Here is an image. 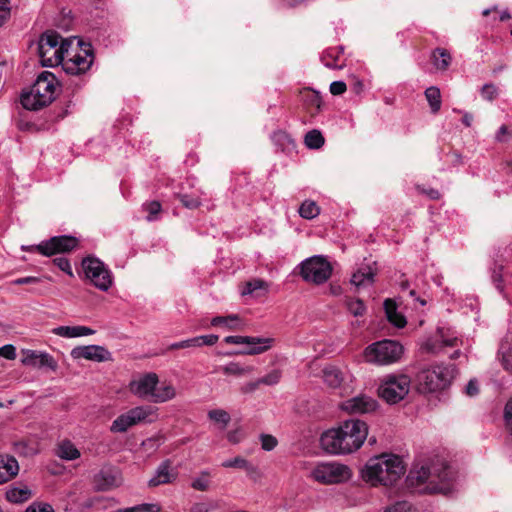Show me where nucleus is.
<instances>
[{"mask_svg": "<svg viewBox=\"0 0 512 512\" xmlns=\"http://www.w3.org/2000/svg\"><path fill=\"white\" fill-rule=\"evenodd\" d=\"M368 435L367 424L360 419L344 421L338 428L321 435L322 448L331 454H350L358 450Z\"/></svg>", "mask_w": 512, "mask_h": 512, "instance_id": "1", "label": "nucleus"}, {"mask_svg": "<svg viewBox=\"0 0 512 512\" xmlns=\"http://www.w3.org/2000/svg\"><path fill=\"white\" fill-rule=\"evenodd\" d=\"M452 479V471L447 462L435 457L427 463H416L409 471L407 482L412 487L426 484L425 492L437 493L444 490V484Z\"/></svg>", "mask_w": 512, "mask_h": 512, "instance_id": "2", "label": "nucleus"}, {"mask_svg": "<svg viewBox=\"0 0 512 512\" xmlns=\"http://www.w3.org/2000/svg\"><path fill=\"white\" fill-rule=\"evenodd\" d=\"M405 473L401 457L395 454H381L372 457L361 471L364 481L372 486H390L396 483Z\"/></svg>", "mask_w": 512, "mask_h": 512, "instance_id": "3", "label": "nucleus"}, {"mask_svg": "<svg viewBox=\"0 0 512 512\" xmlns=\"http://www.w3.org/2000/svg\"><path fill=\"white\" fill-rule=\"evenodd\" d=\"M69 46L70 43L63 40L57 32H44L38 41V55L42 66L54 67L61 64Z\"/></svg>", "mask_w": 512, "mask_h": 512, "instance_id": "4", "label": "nucleus"}, {"mask_svg": "<svg viewBox=\"0 0 512 512\" xmlns=\"http://www.w3.org/2000/svg\"><path fill=\"white\" fill-rule=\"evenodd\" d=\"M403 352L404 348L399 342L385 339L369 345L364 351V357L372 364L389 365L398 362Z\"/></svg>", "mask_w": 512, "mask_h": 512, "instance_id": "5", "label": "nucleus"}, {"mask_svg": "<svg viewBox=\"0 0 512 512\" xmlns=\"http://www.w3.org/2000/svg\"><path fill=\"white\" fill-rule=\"evenodd\" d=\"M455 374L456 367L453 364L435 365L422 370L418 375V380L423 391L435 392L448 387Z\"/></svg>", "mask_w": 512, "mask_h": 512, "instance_id": "6", "label": "nucleus"}, {"mask_svg": "<svg viewBox=\"0 0 512 512\" xmlns=\"http://www.w3.org/2000/svg\"><path fill=\"white\" fill-rule=\"evenodd\" d=\"M310 478L323 485L342 484L352 478V470L339 462H319L310 471Z\"/></svg>", "mask_w": 512, "mask_h": 512, "instance_id": "7", "label": "nucleus"}, {"mask_svg": "<svg viewBox=\"0 0 512 512\" xmlns=\"http://www.w3.org/2000/svg\"><path fill=\"white\" fill-rule=\"evenodd\" d=\"M157 408L151 405L136 406L119 415L111 424L110 431L124 433L140 423H152L157 419Z\"/></svg>", "mask_w": 512, "mask_h": 512, "instance_id": "8", "label": "nucleus"}, {"mask_svg": "<svg viewBox=\"0 0 512 512\" xmlns=\"http://www.w3.org/2000/svg\"><path fill=\"white\" fill-rule=\"evenodd\" d=\"M411 379L406 374H389L380 382L379 396L389 404L402 401L409 393Z\"/></svg>", "mask_w": 512, "mask_h": 512, "instance_id": "9", "label": "nucleus"}, {"mask_svg": "<svg viewBox=\"0 0 512 512\" xmlns=\"http://www.w3.org/2000/svg\"><path fill=\"white\" fill-rule=\"evenodd\" d=\"M85 279L101 291H108L113 285L111 270L100 259L87 256L81 262Z\"/></svg>", "mask_w": 512, "mask_h": 512, "instance_id": "10", "label": "nucleus"}, {"mask_svg": "<svg viewBox=\"0 0 512 512\" xmlns=\"http://www.w3.org/2000/svg\"><path fill=\"white\" fill-rule=\"evenodd\" d=\"M79 245V240L71 235H60L51 237L44 240L37 245L22 246L24 251H36L39 254L51 257L60 253H68L76 249Z\"/></svg>", "mask_w": 512, "mask_h": 512, "instance_id": "11", "label": "nucleus"}, {"mask_svg": "<svg viewBox=\"0 0 512 512\" xmlns=\"http://www.w3.org/2000/svg\"><path fill=\"white\" fill-rule=\"evenodd\" d=\"M331 274V264L320 255L312 256L300 265V275L307 282L322 284L330 278Z\"/></svg>", "mask_w": 512, "mask_h": 512, "instance_id": "12", "label": "nucleus"}, {"mask_svg": "<svg viewBox=\"0 0 512 512\" xmlns=\"http://www.w3.org/2000/svg\"><path fill=\"white\" fill-rule=\"evenodd\" d=\"M80 46L84 55L75 54L67 60L63 59L61 62L66 74L78 76L85 74L91 68L94 60L91 44L80 42Z\"/></svg>", "mask_w": 512, "mask_h": 512, "instance_id": "13", "label": "nucleus"}, {"mask_svg": "<svg viewBox=\"0 0 512 512\" xmlns=\"http://www.w3.org/2000/svg\"><path fill=\"white\" fill-rule=\"evenodd\" d=\"M158 383V375L154 372H148L132 380L129 383V390L133 395L139 398L152 401Z\"/></svg>", "mask_w": 512, "mask_h": 512, "instance_id": "14", "label": "nucleus"}, {"mask_svg": "<svg viewBox=\"0 0 512 512\" xmlns=\"http://www.w3.org/2000/svg\"><path fill=\"white\" fill-rule=\"evenodd\" d=\"M339 407L348 414H369L377 410L378 402L369 395L359 394L342 401Z\"/></svg>", "mask_w": 512, "mask_h": 512, "instance_id": "15", "label": "nucleus"}, {"mask_svg": "<svg viewBox=\"0 0 512 512\" xmlns=\"http://www.w3.org/2000/svg\"><path fill=\"white\" fill-rule=\"evenodd\" d=\"M73 359H86L96 362H105L111 360V353L99 345L77 346L71 350Z\"/></svg>", "mask_w": 512, "mask_h": 512, "instance_id": "16", "label": "nucleus"}, {"mask_svg": "<svg viewBox=\"0 0 512 512\" xmlns=\"http://www.w3.org/2000/svg\"><path fill=\"white\" fill-rule=\"evenodd\" d=\"M32 87L49 98L50 103H52L55 99L58 80L52 72L43 71L37 76Z\"/></svg>", "mask_w": 512, "mask_h": 512, "instance_id": "17", "label": "nucleus"}, {"mask_svg": "<svg viewBox=\"0 0 512 512\" xmlns=\"http://www.w3.org/2000/svg\"><path fill=\"white\" fill-rule=\"evenodd\" d=\"M24 357L22 359V363L31 367H48L51 370L55 371L57 369V362L54 358L45 352H37L34 350H25L23 351Z\"/></svg>", "mask_w": 512, "mask_h": 512, "instance_id": "18", "label": "nucleus"}, {"mask_svg": "<svg viewBox=\"0 0 512 512\" xmlns=\"http://www.w3.org/2000/svg\"><path fill=\"white\" fill-rule=\"evenodd\" d=\"M20 103L26 110L37 111L50 105L49 98L31 86L30 90L24 91L20 96Z\"/></svg>", "mask_w": 512, "mask_h": 512, "instance_id": "19", "label": "nucleus"}, {"mask_svg": "<svg viewBox=\"0 0 512 512\" xmlns=\"http://www.w3.org/2000/svg\"><path fill=\"white\" fill-rule=\"evenodd\" d=\"M178 472L171 468V461L164 460L157 467L155 475L149 480L150 487H156L162 484H169L176 480Z\"/></svg>", "mask_w": 512, "mask_h": 512, "instance_id": "20", "label": "nucleus"}, {"mask_svg": "<svg viewBox=\"0 0 512 512\" xmlns=\"http://www.w3.org/2000/svg\"><path fill=\"white\" fill-rule=\"evenodd\" d=\"M439 338L429 339L424 345L423 349L431 354L441 353L445 347H458L461 344V340L458 337H446L441 330H438Z\"/></svg>", "mask_w": 512, "mask_h": 512, "instance_id": "21", "label": "nucleus"}, {"mask_svg": "<svg viewBox=\"0 0 512 512\" xmlns=\"http://www.w3.org/2000/svg\"><path fill=\"white\" fill-rule=\"evenodd\" d=\"M18 471L19 465L14 457L0 456V484L10 481Z\"/></svg>", "mask_w": 512, "mask_h": 512, "instance_id": "22", "label": "nucleus"}, {"mask_svg": "<svg viewBox=\"0 0 512 512\" xmlns=\"http://www.w3.org/2000/svg\"><path fill=\"white\" fill-rule=\"evenodd\" d=\"M53 333L65 338H76L93 335L95 331L86 326H59L53 329Z\"/></svg>", "mask_w": 512, "mask_h": 512, "instance_id": "23", "label": "nucleus"}, {"mask_svg": "<svg viewBox=\"0 0 512 512\" xmlns=\"http://www.w3.org/2000/svg\"><path fill=\"white\" fill-rule=\"evenodd\" d=\"M384 310L388 321L397 328H403L407 321L405 317L397 311V305L392 299L384 301Z\"/></svg>", "mask_w": 512, "mask_h": 512, "instance_id": "24", "label": "nucleus"}, {"mask_svg": "<svg viewBox=\"0 0 512 512\" xmlns=\"http://www.w3.org/2000/svg\"><path fill=\"white\" fill-rule=\"evenodd\" d=\"M375 270L366 265L360 267L351 277V283L357 287L370 285L374 282Z\"/></svg>", "mask_w": 512, "mask_h": 512, "instance_id": "25", "label": "nucleus"}, {"mask_svg": "<svg viewBox=\"0 0 512 512\" xmlns=\"http://www.w3.org/2000/svg\"><path fill=\"white\" fill-rule=\"evenodd\" d=\"M252 339L253 341L247 343L249 347L240 351V354L257 355L264 353L272 347V343L274 342L272 338L252 337Z\"/></svg>", "mask_w": 512, "mask_h": 512, "instance_id": "26", "label": "nucleus"}, {"mask_svg": "<svg viewBox=\"0 0 512 512\" xmlns=\"http://www.w3.org/2000/svg\"><path fill=\"white\" fill-rule=\"evenodd\" d=\"M300 98L307 109H315L316 112L321 110L322 97L318 91L311 88H303L300 91Z\"/></svg>", "mask_w": 512, "mask_h": 512, "instance_id": "27", "label": "nucleus"}, {"mask_svg": "<svg viewBox=\"0 0 512 512\" xmlns=\"http://www.w3.org/2000/svg\"><path fill=\"white\" fill-rule=\"evenodd\" d=\"M434 67L439 71H446L451 64V54L444 48H436L431 54Z\"/></svg>", "mask_w": 512, "mask_h": 512, "instance_id": "28", "label": "nucleus"}, {"mask_svg": "<svg viewBox=\"0 0 512 512\" xmlns=\"http://www.w3.org/2000/svg\"><path fill=\"white\" fill-rule=\"evenodd\" d=\"M432 114H437L441 109V92L437 86H430L424 92Z\"/></svg>", "mask_w": 512, "mask_h": 512, "instance_id": "29", "label": "nucleus"}, {"mask_svg": "<svg viewBox=\"0 0 512 512\" xmlns=\"http://www.w3.org/2000/svg\"><path fill=\"white\" fill-rule=\"evenodd\" d=\"M176 397V390L170 383H163V385L155 390L152 401L153 403H164Z\"/></svg>", "mask_w": 512, "mask_h": 512, "instance_id": "30", "label": "nucleus"}, {"mask_svg": "<svg viewBox=\"0 0 512 512\" xmlns=\"http://www.w3.org/2000/svg\"><path fill=\"white\" fill-rule=\"evenodd\" d=\"M57 455L61 459L71 461L80 457V451L71 441L65 440L58 445Z\"/></svg>", "mask_w": 512, "mask_h": 512, "instance_id": "31", "label": "nucleus"}, {"mask_svg": "<svg viewBox=\"0 0 512 512\" xmlns=\"http://www.w3.org/2000/svg\"><path fill=\"white\" fill-rule=\"evenodd\" d=\"M31 496V490L27 487H13L6 492V498L11 503H23Z\"/></svg>", "mask_w": 512, "mask_h": 512, "instance_id": "32", "label": "nucleus"}, {"mask_svg": "<svg viewBox=\"0 0 512 512\" xmlns=\"http://www.w3.org/2000/svg\"><path fill=\"white\" fill-rule=\"evenodd\" d=\"M323 379L328 386L337 388L343 381V375L337 367L331 366L323 370Z\"/></svg>", "mask_w": 512, "mask_h": 512, "instance_id": "33", "label": "nucleus"}, {"mask_svg": "<svg viewBox=\"0 0 512 512\" xmlns=\"http://www.w3.org/2000/svg\"><path fill=\"white\" fill-rule=\"evenodd\" d=\"M299 214L302 218L311 220L320 214V207L314 201L305 200L299 208Z\"/></svg>", "mask_w": 512, "mask_h": 512, "instance_id": "34", "label": "nucleus"}, {"mask_svg": "<svg viewBox=\"0 0 512 512\" xmlns=\"http://www.w3.org/2000/svg\"><path fill=\"white\" fill-rule=\"evenodd\" d=\"M498 356L503 368L512 374V345L501 343Z\"/></svg>", "mask_w": 512, "mask_h": 512, "instance_id": "35", "label": "nucleus"}, {"mask_svg": "<svg viewBox=\"0 0 512 512\" xmlns=\"http://www.w3.org/2000/svg\"><path fill=\"white\" fill-rule=\"evenodd\" d=\"M345 306L354 317L363 316L367 310L364 302L361 299H354L351 297H346Z\"/></svg>", "mask_w": 512, "mask_h": 512, "instance_id": "36", "label": "nucleus"}, {"mask_svg": "<svg viewBox=\"0 0 512 512\" xmlns=\"http://www.w3.org/2000/svg\"><path fill=\"white\" fill-rule=\"evenodd\" d=\"M239 322V316L236 314L228 315V316H216L212 318L211 325L212 326H224L228 329H237Z\"/></svg>", "mask_w": 512, "mask_h": 512, "instance_id": "37", "label": "nucleus"}, {"mask_svg": "<svg viewBox=\"0 0 512 512\" xmlns=\"http://www.w3.org/2000/svg\"><path fill=\"white\" fill-rule=\"evenodd\" d=\"M304 142L310 149H319L324 145V137L320 131L314 129L305 135Z\"/></svg>", "mask_w": 512, "mask_h": 512, "instance_id": "38", "label": "nucleus"}, {"mask_svg": "<svg viewBox=\"0 0 512 512\" xmlns=\"http://www.w3.org/2000/svg\"><path fill=\"white\" fill-rule=\"evenodd\" d=\"M253 371L252 366H242L236 362H230L223 367V373L226 375L244 376Z\"/></svg>", "mask_w": 512, "mask_h": 512, "instance_id": "39", "label": "nucleus"}, {"mask_svg": "<svg viewBox=\"0 0 512 512\" xmlns=\"http://www.w3.org/2000/svg\"><path fill=\"white\" fill-rule=\"evenodd\" d=\"M210 473L207 470H204L200 473L198 477H196L192 483L191 487L198 491H207L210 486Z\"/></svg>", "mask_w": 512, "mask_h": 512, "instance_id": "40", "label": "nucleus"}, {"mask_svg": "<svg viewBox=\"0 0 512 512\" xmlns=\"http://www.w3.org/2000/svg\"><path fill=\"white\" fill-rule=\"evenodd\" d=\"M268 284L262 279H252L251 281L246 282L244 289L242 290V295L253 294L257 290H267Z\"/></svg>", "mask_w": 512, "mask_h": 512, "instance_id": "41", "label": "nucleus"}, {"mask_svg": "<svg viewBox=\"0 0 512 512\" xmlns=\"http://www.w3.org/2000/svg\"><path fill=\"white\" fill-rule=\"evenodd\" d=\"M208 418L214 422L221 423L223 427H226L231 420L229 413L223 409L210 410Z\"/></svg>", "mask_w": 512, "mask_h": 512, "instance_id": "42", "label": "nucleus"}, {"mask_svg": "<svg viewBox=\"0 0 512 512\" xmlns=\"http://www.w3.org/2000/svg\"><path fill=\"white\" fill-rule=\"evenodd\" d=\"M98 477L103 480V483L97 484L100 490H109L112 487L118 486L117 477L109 472H101Z\"/></svg>", "mask_w": 512, "mask_h": 512, "instance_id": "43", "label": "nucleus"}, {"mask_svg": "<svg viewBox=\"0 0 512 512\" xmlns=\"http://www.w3.org/2000/svg\"><path fill=\"white\" fill-rule=\"evenodd\" d=\"M282 373L279 369H274L269 372L267 375L258 379V383L261 385L272 386L277 384L281 379Z\"/></svg>", "mask_w": 512, "mask_h": 512, "instance_id": "44", "label": "nucleus"}, {"mask_svg": "<svg viewBox=\"0 0 512 512\" xmlns=\"http://www.w3.org/2000/svg\"><path fill=\"white\" fill-rule=\"evenodd\" d=\"M143 208L148 212L147 220L153 221L157 218V215L161 212V203L159 201H150L143 204Z\"/></svg>", "mask_w": 512, "mask_h": 512, "instance_id": "45", "label": "nucleus"}, {"mask_svg": "<svg viewBox=\"0 0 512 512\" xmlns=\"http://www.w3.org/2000/svg\"><path fill=\"white\" fill-rule=\"evenodd\" d=\"M222 466L225 468H240L246 470L250 468L249 462L245 458L240 456L224 461L222 463Z\"/></svg>", "mask_w": 512, "mask_h": 512, "instance_id": "46", "label": "nucleus"}, {"mask_svg": "<svg viewBox=\"0 0 512 512\" xmlns=\"http://www.w3.org/2000/svg\"><path fill=\"white\" fill-rule=\"evenodd\" d=\"M480 94L483 99L493 101L498 97L499 92L498 88L494 84L487 83L482 86Z\"/></svg>", "mask_w": 512, "mask_h": 512, "instance_id": "47", "label": "nucleus"}, {"mask_svg": "<svg viewBox=\"0 0 512 512\" xmlns=\"http://www.w3.org/2000/svg\"><path fill=\"white\" fill-rule=\"evenodd\" d=\"M177 197L182 205L188 209H196L201 205V201L198 197L188 194H178Z\"/></svg>", "mask_w": 512, "mask_h": 512, "instance_id": "48", "label": "nucleus"}, {"mask_svg": "<svg viewBox=\"0 0 512 512\" xmlns=\"http://www.w3.org/2000/svg\"><path fill=\"white\" fill-rule=\"evenodd\" d=\"M261 447L265 451H272L278 444L277 439L270 434L260 435Z\"/></svg>", "mask_w": 512, "mask_h": 512, "instance_id": "49", "label": "nucleus"}, {"mask_svg": "<svg viewBox=\"0 0 512 512\" xmlns=\"http://www.w3.org/2000/svg\"><path fill=\"white\" fill-rule=\"evenodd\" d=\"M384 512H415V510L409 502L400 501L387 507Z\"/></svg>", "mask_w": 512, "mask_h": 512, "instance_id": "50", "label": "nucleus"}, {"mask_svg": "<svg viewBox=\"0 0 512 512\" xmlns=\"http://www.w3.org/2000/svg\"><path fill=\"white\" fill-rule=\"evenodd\" d=\"M54 264L63 272H65L70 277H73V271L71 268L70 261L65 257H57L53 260Z\"/></svg>", "mask_w": 512, "mask_h": 512, "instance_id": "51", "label": "nucleus"}, {"mask_svg": "<svg viewBox=\"0 0 512 512\" xmlns=\"http://www.w3.org/2000/svg\"><path fill=\"white\" fill-rule=\"evenodd\" d=\"M218 339L219 337L215 334L194 337V340H197V343H195L196 347L202 345L212 346L217 343Z\"/></svg>", "mask_w": 512, "mask_h": 512, "instance_id": "52", "label": "nucleus"}, {"mask_svg": "<svg viewBox=\"0 0 512 512\" xmlns=\"http://www.w3.org/2000/svg\"><path fill=\"white\" fill-rule=\"evenodd\" d=\"M195 343H197V340H194L193 338L182 340L179 342L172 343L168 350H176V349H186V348H192L196 347Z\"/></svg>", "mask_w": 512, "mask_h": 512, "instance_id": "53", "label": "nucleus"}, {"mask_svg": "<svg viewBox=\"0 0 512 512\" xmlns=\"http://www.w3.org/2000/svg\"><path fill=\"white\" fill-rule=\"evenodd\" d=\"M251 341H253L251 336H227L224 338L225 343L234 345L247 344Z\"/></svg>", "mask_w": 512, "mask_h": 512, "instance_id": "54", "label": "nucleus"}, {"mask_svg": "<svg viewBox=\"0 0 512 512\" xmlns=\"http://www.w3.org/2000/svg\"><path fill=\"white\" fill-rule=\"evenodd\" d=\"M25 512H54V509L48 503H33Z\"/></svg>", "mask_w": 512, "mask_h": 512, "instance_id": "55", "label": "nucleus"}, {"mask_svg": "<svg viewBox=\"0 0 512 512\" xmlns=\"http://www.w3.org/2000/svg\"><path fill=\"white\" fill-rule=\"evenodd\" d=\"M215 507V504L212 502H199L190 508V512H211Z\"/></svg>", "mask_w": 512, "mask_h": 512, "instance_id": "56", "label": "nucleus"}, {"mask_svg": "<svg viewBox=\"0 0 512 512\" xmlns=\"http://www.w3.org/2000/svg\"><path fill=\"white\" fill-rule=\"evenodd\" d=\"M502 266L495 268L492 272V281L495 284V287L499 290H503V275H502Z\"/></svg>", "mask_w": 512, "mask_h": 512, "instance_id": "57", "label": "nucleus"}, {"mask_svg": "<svg viewBox=\"0 0 512 512\" xmlns=\"http://www.w3.org/2000/svg\"><path fill=\"white\" fill-rule=\"evenodd\" d=\"M0 356L8 359L14 360L16 358V349L13 345L7 344L0 348Z\"/></svg>", "mask_w": 512, "mask_h": 512, "instance_id": "58", "label": "nucleus"}, {"mask_svg": "<svg viewBox=\"0 0 512 512\" xmlns=\"http://www.w3.org/2000/svg\"><path fill=\"white\" fill-rule=\"evenodd\" d=\"M346 83L343 81H334L330 84V93L333 95H341L346 91Z\"/></svg>", "mask_w": 512, "mask_h": 512, "instance_id": "59", "label": "nucleus"}, {"mask_svg": "<svg viewBox=\"0 0 512 512\" xmlns=\"http://www.w3.org/2000/svg\"><path fill=\"white\" fill-rule=\"evenodd\" d=\"M465 393L470 396H476L479 393V383L476 379H471L466 387H465Z\"/></svg>", "mask_w": 512, "mask_h": 512, "instance_id": "60", "label": "nucleus"}, {"mask_svg": "<svg viewBox=\"0 0 512 512\" xmlns=\"http://www.w3.org/2000/svg\"><path fill=\"white\" fill-rule=\"evenodd\" d=\"M504 418L512 434V400L508 401L505 405Z\"/></svg>", "mask_w": 512, "mask_h": 512, "instance_id": "61", "label": "nucleus"}, {"mask_svg": "<svg viewBox=\"0 0 512 512\" xmlns=\"http://www.w3.org/2000/svg\"><path fill=\"white\" fill-rule=\"evenodd\" d=\"M227 439L232 444H237L243 439V433L240 429L229 431L227 433Z\"/></svg>", "mask_w": 512, "mask_h": 512, "instance_id": "62", "label": "nucleus"}, {"mask_svg": "<svg viewBox=\"0 0 512 512\" xmlns=\"http://www.w3.org/2000/svg\"><path fill=\"white\" fill-rule=\"evenodd\" d=\"M260 385L261 384L258 383V379H257L256 381L248 382V383L244 384L243 386H241L240 391L243 394H250V393H253L255 390H257Z\"/></svg>", "mask_w": 512, "mask_h": 512, "instance_id": "63", "label": "nucleus"}, {"mask_svg": "<svg viewBox=\"0 0 512 512\" xmlns=\"http://www.w3.org/2000/svg\"><path fill=\"white\" fill-rule=\"evenodd\" d=\"M40 278L34 277V276H27L22 278H17L13 281V284L15 285H26V284H35L39 283Z\"/></svg>", "mask_w": 512, "mask_h": 512, "instance_id": "64", "label": "nucleus"}]
</instances>
